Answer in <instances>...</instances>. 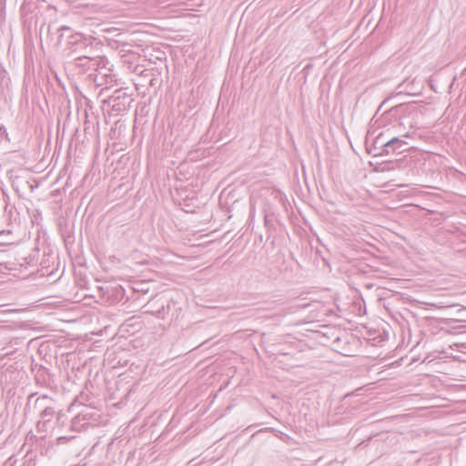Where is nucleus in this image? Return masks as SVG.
Masks as SVG:
<instances>
[{"label":"nucleus","instance_id":"nucleus-17","mask_svg":"<svg viewBox=\"0 0 466 466\" xmlns=\"http://www.w3.org/2000/svg\"><path fill=\"white\" fill-rule=\"evenodd\" d=\"M161 310L157 311V316H160Z\"/></svg>","mask_w":466,"mask_h":466},{"label":"nucleus","instance_id":"nucleus-3","mask_svg":"<svg viewBox=\"0 0 466 466\" xmlns=\"http://www.w3.org/2000/svg\"><path fill=\"white\" fill-rule=\"evenodd\" d=\"M106 61L104 65L96 69L95 74H90L89 77L93 80L96 86H106L115 81V76L109 73V69L106 68Z\"/></svg>","mask_w":466,"mask_h":466},{"label":"nucleus","instance_id":"nucleus-4","mask_svg":"<svg viewBox=\"0 0 466 466\" xmlns=\"http://www.w3.org/2000/svg\"><path fill=\"white\" fill-rule=\"evenodd\" d=\"M96 416V412L93 409L84 406V409L72 419V428L76 430L80 429V427H85Z\"/></svg>","mask_w":466,"mask_h":466},{"label":"nucleus","instance_id":"nucleus-16","mask_svg":"<svg viewBox=\"0 0 466 466\" xmlns=\"http://www.w3.org/2000/svg\"><path fill=\"white\" fill-rule=\"evenodd\" d=\"M34 396H35V393H32L31 395H29V398H28V402L29 403L32 400V399L34 398Z\"/></svg>","mask_w":466,"mask_h":466},{"label":"nucleus","instance_id":"nucleus-1","mask_svg":"<svg viewBox=\"0 0 466 466\" xmlns=\"http://www.w3.org/2000/svg\"><path fill=\"white\" fill-rule=\"evenodd\" d=\"M132 101L130 95L125 89L120 88L116 90L107 99L104 100V104H107L111 113L117 116L127 111Z\"/></svg>","mask_w":466,"mask_h":466},{"label":"nucleus","instance_id":"nucleus-9","mask_svg":"<svg viewBox=\"0 0 466 466\" xmlns=\"http://www.w3.org/2000/svg\"><path fill=\"white\" fill-rule=\"evenodd\" d=\"M56 413V404L52 405L51 407H45V410H40L39 416L41 420L38 422V425L41 423L46 425L47 422H50L51 420L55 417Z\"/></svg>","mask_w":466,"mask_h":466},{"label":"nucleus","instance_id":"nucleus-10","mask_svg":"<svg viewBox=\"0 0 466 466\" xmlns=\"http://www.w3.org/2000/svg\"><path fill=\"white\" fill-rule=\"evenodd\" d=\"M373 144L375 146H377V148H380V153L382 154V155H386V153H384V149H387L386 148V146H387V140L384 139V135L382 133L379 134L374 141H373Z\"/></svg>","mask_w":466,"mask_h":466},{"label":"nucleus","instance_id":"nucleus-12","mask_svg":"<svg viewBox=\"0 0 466 466\" xmlns=\"http://www.w3.org/2000/svg\"><path fill=\"white\" fill-rule=\"evenodd\" d=\"M368 152L369 154H372L374 157L383 156L382 154L380 153V148H377V146H375L374 144H372V146L368 148Z\"/></svg>","mask_w":466,"mask_h":466},{"label":"nucleus","instance_id":"nucleus-11","mask_svg":"<svg viewBox=\"0 0 466 466\" xmlns=\"http://www.w3.org/2000/svg\"><path fill=\"white\" fill-rule=\"evenodd\" d=\"M55 416L56 418V423L59 425H63L65 422L64 421L65 413L62 410H58V411H56Z\"/></svg>","mask_w":466,"mask_h":466},{"label":"nucleus","instance_id":"nucleus-7","mask_svg":"<svg viewBox=\"0 0 466 466\" xmlns=\"http://www.w3.org/2000/svg\"><path fill=\"white\" fill-rule=\"evenodd\" d=\"M19 184H25V186L26 187V190L28 189L30 192H33L34 188L37 187V184L34 185L25 177L15 176L12 180V187L17 193H20Z\"/></svg>","mask_w":466,"mask_h":466},{"label":"nucleus","instance_id":"nucleus-15","mask_svg":"<svg viewBox=\"0 0 466 466\" xmlns=\"http://www.w3.org/2000/svg\"><path fill=\"white\" fill-rule=\"evenodd\" d=\"M403 108H404V106H397V107L395 108V110H396L397 112H399V111H401Z\"/></svg>","mask_w":466,"mask_h":466},{"label":"nucleus","instance_id":"nucleus-13","mask_svg":"<svg viewBox=\"0 0 466 466\" xmlns=\"http://www.w3.org/2000/svg\"><path fill=\"white\" fill-rule=\"evenodd\" d=\"M19 189H20V193H17V194L21 197L26 190V187L25 186V184H19Z\"/></svg>","mask_w":466,"mask_h":466},{"label":"nucleus","instance_id":"nucleus-14","mask_svg":"<svg viewBox=\"0 0 466 466\" xmlns=\"http://www.w3.org/2000/svg\"><path fill=\"white\" fill-rule=\"evenodd\" d=\"M3 135H7L6 134V129L4 127V125L0 124V136H3Z\"/></svg>","mask_w":466,"mask_h":466},{"label":"nucleus","instance_id":"nucleus-2","mask_svg":"<svg viewBox=\"0 0 466 466\" xmlns=\"http://www.w3.org/2000/svg\"><path fill=\"white\" fill-rule=\"evenodd\" d=\"M72 63L76 68H79L83 73L88 70L96 71V69L100 67L101 65H104V57H90L88 56H80L78 57H76Z\"/></svg>","mask_w":466,"mask_h":466},{"label":"nucleus","instance_id":"nucleus-8","mask_svg":"<svg viewBox=\"0 0 466 466\" xmlns=\"http://www.w3.org/2000/svg\"><path fill=\"white\" fill-rule=\"evenodd\" d=\"M56 401L47 395H41L35 400L34 409L37 410H45V407H51Z\"/></svg>","mask_w":466,"mask_h":466},{"label":"nucleus","instance_id":"nucleus-5","mask_svg":"<svg viewBox=\"0 0 466 466\" xmlns=\"http://www.w3.org/2000/svg\"><path fill=\"white\" fill-rule=\"evenodd\" d=\"M387 149H384L386 155L400 154L408 149V143L400 137H394L387 140Z\"/></svg>","mask_w":466,"mask_h":466},{"label":"nucleus","instance_id":"nucleus-6","mask_svg":"<svg viewBox=\"0 0 466 466\" xmlns=\"http://www.w3.org/2000/svg\"><path fill=\"white\" fill-rule=\"evenodd\" d=\"M415 79L410 80L406 79L402 83H400L398 87V93L399 94H406L408 96H417L420 95V91L417 90L415 87Z\"/></svg>","mask_w":466,"mask_h":466}]
</instances>
